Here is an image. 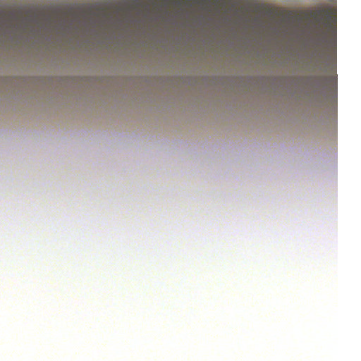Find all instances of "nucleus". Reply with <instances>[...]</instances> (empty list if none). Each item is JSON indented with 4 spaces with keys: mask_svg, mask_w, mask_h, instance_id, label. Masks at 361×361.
<instances>
[{
    "mask_svg": "<svg viewBox=\"0 0 361 361\" xmlns=\"http://www.w3.org/2000/svg\"><path fill=\"white\" fill-rule=\"evenodd\" d=\"M325 10L323 8H315L314 10H309L306 12V16L308 18H312L315 21H320L322 19V16L323 13H324Z\"/></svg>",
    "mask_w": 361,
    "mask_h": 361,
    "instance_id": "f257e3e1",
    "label": "nucleus"
},
{
    "mask_svg": "<svg viewBox=\"0 0 361 361\" xmlns=\"http://www.w3.org/2000/svg\"><path fill=\"white\" fill-rule=\"evenodd\" d=\"M208 0H200V2L202 3V4H207Z\"/></svg>",
    "mask_w": 361,
    "mask_h": 361,
    "instance_id": "f03ea898",
    "label": "nucleus"
}]
</instances>
